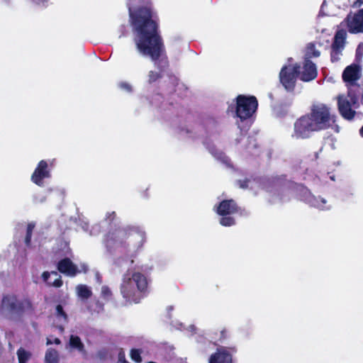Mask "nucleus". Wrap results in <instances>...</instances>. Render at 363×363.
Masks as SVG:
<instances>
[{"label":"nucleus","instance_id":"1","mask_svg":"<svg viewBox=\"0 0 363 363\" xmlns=\"http://www.w3.org/2000/svg\"><path fill=\"white\" fill-rule=\"evenodd\" d=\"M128 0L130 17L135 30V43L137 50L143 56L150 57L158 71L150 70L147 83L152 84L160 79L168 67V60L164 54L163 44L157 34V24L150 8L145 7L134 12Z\"/></svg>","mask_w":363,"mask_h":363},{"label":"nucleus","instance_id":"2","mask_svg":"<svg viewBox=\"0 0 363 363\" xmlns=\"http://www.w3.org/2000/svg\"><path fill=\"white\" fill-rule=\"evenodd\" d=\"M335 121V116L328 106L321 103L313 104L310 113L294 123L291 136L295 139L307 138L313 132L328 128Z\"/></svg>","mask_w":363,"mask_h":363},{"label":"nucleus","instance_id":"3","mask_svg":"<svg viewBox=\"0 0 363 363\" xmlns=\"http://www.w3.org/2000/svg\"><path fill=\"white\" fill-rule=\"evenodd\" d=\"M146 241L144 230L138 227L118 229L109 233L106 239L108 249L121 248L128 254L133 255L140 251Z\"/></svg>","mask_w":363,"mask_h":363},{"label":"nucleus","instance_id":"4","mask_svg":"<svg viewBox=\"0 0 363 363\" xmlns=\"http://www.w3.org/2000/svg\"><path fill=\"white\" fill-rule=\"evenodd\" d=\"M147 288L146 277L138 272L128 271L123 275L121 285L123 297L133 303H138L143 298V294Z\"/></svg>","mask_w":363,"mask_h":363},{"label":"nucleus","instance_id":"5","mask_svg":"<svg viewBox=\"0 0 363 363\" xmlns=\"http://www.w3.org/2000/svg\"><path fill=\"white\" fill-rule=\"evenodd\" d=\"M31 309V303L28 299L19 300L14 295L3 297L0 307V313L7 318H12Z\"/></svg>","mask_w":363,"mask_h":363},{"label":"nucleus","instance_id":"6","mask_svg":"<svg viewBox=\"0 0 363 363\" xmlns=\"http://www.w3.org/2000/svg\"><path fill=\"white\" fill-rule=\"evenodd\" d=\"M360 95L362 96V94H359L350 88L347 96H339L338 108L343 118L347 120L353 118L355 114L354 109L359 106L358 101Z\"/></svg>","mask_w":363,"mask_h":363},{"label":"nucleus","instance_id":"7","mask_svg":"<svg viewBox=\"0 0 363 363\" xmlns=\"http://www.w3.org/2000/svg\"><path fill=\"white\" fill-rule=\"evenodd\" d=\"M258 102L255 96L239 95L236 98L235 113L241 121L250 118L256 111Z\"/></svg>","mask_w":363,"mask_h":363},{"label":"nucleus","instance_id":"8","mask_svg":"<svg viewBox=\"0 0 363 363\" xmlns=\"http://www.w3.org/2000/svg\"><path fill=\"white\" fill-rule=\"evenodd\" d=\"M300 67L297 63H294L292 60H289L287 65H285L281 69L279 72V80L282 86L288 91L294 90Z\"/></svg>","mask_w":363,"mask_h":363},{"label":"nucleus","instance_id":"9","mask_svg":"<svg viewBox=\"0 0 363 363\" xmlns=\"http://www.w3.org/2000/svg\"><path fill=\"white\" fill-rule=\"evenodd\" d=\"M360 77L361 68L355 64L347 66L342 72V79L346 83L348 89L351 88L354 91L362 94V102L363 103V88L357 84V82Z\"/></svg>","mask_w":363,"mask_h":363},{"label":"nucleus","instance_id":"10","mask_svg":"<svg viewBox=\"0 0 363 363\" xmlns=\"http://www.w3.org/2000/svg\"><path fill=\"white\" fill-rule=\"evenodd\" d=\"M237 206L233 200H224L216 207V212L222 218L220 223L223 226H231L235 224V220L231 216L237 211Z\"/></svg>","mask_w":363,"mask_h":363},{"label":"nucleus","instance_id":"11","mask_svg":"<svg viewBox=\"0 0 363 363\" xmlns=\"http://www.w3.org/2000/svg\"><path fill=\"white\" fill-rule=\"evenodd\" d=\"M347 28L351 33H363V9L350 13L345 20Z\"/></svg>","mask_w":363,"mask_h":363},{"label":"nucleus","instance_id":"12","mask_svg":"<svg viewBox=\"0 0 363 363\" xmlns=\"http://www.w3.org/2000/svg\"><path fill=\"white\" fill-rule=\"evenodd\" d=\"M50 177V171L48 169V163L45 160H41L38 164L35 169L31 175V181L35 184L42 186L43 179Z\"/></svg>","mask_w":363,"mask_h":363},{"label":"nucleus","instance_id":"13","mask_svg":"<svg viewBox=\"0 0 363 363\" xmlns=\"http://www.w3.org/2000/svg\"><path fill=\"white\" fill-rule=\"evenodd\" d=\"M302 192L303 199L311 206L320 210H328L330 208V206H327V201L325 199L315 197L306 188L302 189Z\"/></svg>","mask_w":363,"mask_h":363},{"label":"nucleus","instance_id":"14","mask_svg":"<svg viewBox=\"0 0 363 363\" xmlns=\"http://www.w3.org/2000/svg\"><path fill=\"white\" fill-rule=\"evenodd\" d=\"M317 76V68L314 63L306 60L303 67V71L300 73V79L303 82H309Z\"/></svg>","mask_w":363,"mask_h":363},{"label":"nucleus","instance_id":"15","mask_svg":"<svg viewBox=\"0 0 363 363\" xmlns=\"http://www.w3.org/2000/svg\"><path fill=\"white\" fill-rule=\"evenodd\" d=\"M57 268L61 273L70 277H74L81 272L68 258L62 259L58 263Z\"/></svg>","mask_w":363,"mask_h":363},{"label":"nucleus","instance_id":"16","mask_svg":"<svg viewBox=\"0 0 363 363\" xmlns=\"http://www.w3.org/2000/svg\"><path fill=\"white\" fill-rule=\"evenodd\" d=\"M208 363H232V356L225 349L220 348L211 356Z\"/></svg>","mask_w":363,"mask_h":363},{"label":"nucleus","instance_id":"17","mask_svg":"<svg viewBox=\"0 0 363 363\" xmlns=\"http://www.w3.org/2000/svg\"><path fill=\"white\" fill-rule=\"evenodd\" d=\"M43 281L49 286L60 287L62 285L60 276L56 272H45L42 274Z\"/></svg>","mask_w":363,"mask_h":363},{"label":"nucleus","instance_id":"18","mask_svg":"<svg viewBox=\"0 0 363 363\" xmlns=\"http://www.w3.org/2000/svg\"><path fill=\"white\" fill-rule=\"evenodd\" d=\"M346 37L347 33L344 29L338 30L335 35L332 48L343 50L345 45Z\"/></svg>","mask_w":363,"mask_h":363},{"label":"nucleus","instance_id":"19","mask_svg":"<svg viewBox=\"0 0 363 363\" xmlns=\"http://www.w3.org/2000/svg\"><path fill=\"white\" fill-rule=\"evenodd\" d=\"M76 291L78 297L82 300L88 299L92 295L91 289L84 284L77 286Z\"/></svg>","mask_w":363,"mask_h":363},{"label":"nucleus","instance_id":"20","mask_svg":"<svg viewBox=\"0 0 363 363\" xmlns=\"http://www.w3.org/2000/svg\"><path fill=\"white\" fill-rule=\"evenodd\" d=\"M60 356L58 352L52 348L47 350L45 355V363H59Z\"/></svg>","mask_w":363,"mask_h":363},{"label":"nucleus","instance_id":"21","mask_svg":"<svg viewBox=\"0 0 363 363\" xmlns=\"http://www.w3.org/2000/svg\"><path fill=\"white\" fill-rule=\"evenodd\" d=\"M69 346L71 348L74 349L79 352H84V344L82 343L81 339L78 336L73 335H72L70 336L69 341Z\"/></svg>","mask_w":363,"mask_h":363},{"label":"nucleus","instance_id":"22","mask_svg":"<svg viewBox=\"0 0 363 363\" xmlns=\"http://www.w3.org/2000/svg\"><path fill=\"white\" fill-rule=\"evenodd\" d=\"M31 352L21 347L17 351L18 363H27L31 357Z\"/></svg>","mask_w":363,"mask_h":363},{"label":"nucleus","instance_id":"23","mask_svg":"<svg viewBox=\"0 0 363 363\" xmlns=\"http://www.w3.org/2000/svg\"><path fill=\"white\" fill-rule=\"evenodd\" d=\"M56 318L59 323H65L67 322V315L64 312L62 306L58 305L56 307Z\"/></svg>","mask_w":363,"mask_h":363},{"label":"nucleus","instance_id":"24","mask_svg":"<svg viewBox=\"0 0 363 363\" xmlns=\"http://www.w3.org/2000/svg\"><path fill=\"white\" fill-rule=\"evenodd\" d=\"M319 55H320V52L315 49L314 45L308 44L307 45L306 50V58H309V57H318Z\"/></svg>","mask_w":363,"mask_h":363},{"label":"nucleus","instance_id":"25","mask_svg":"<svg viewBox=\"0 0 363 363\" xmlns=\"http://www.w3.org/2000/svg\"><path fill=\"white\" fill-rule=\"evenodd\" d=\"M211 153L218 160H220L222 162L228 164L229 160L228 158L220 151L218 150H210Z\"/></svg>","mask_w":363,"mask_h":363},{"label":"nucleus","instance_id":"26","mask_svg":"<svg viewBox=\"0 0 363 363\" xmlns=\"http://www.w3.org/2000/svg\"><path fill=\"white\" fill-rule=\"evenodd\" d=\"M34 228H35V224L33 223H30L27 225L26 236L25 238V242L27 245H29L30 243L31 235H32V233L33 231Z\"/></svg>","mask_w":363,"mask_h":363},{"label":"nucleus","instance_id":"27","mask_svg":"<svg viewBox=\"0 0 363 363\" xmlns=\"http://www.w3.org/2000/svg\"><path fill=\"white\" fill-rule=\"evenodd\" d=\"M101 295L103 298H104L105 300L108 301V300H110L111 298L112 293H111V289L108 286H103L101 287Z\"/></svg>","mask_w":363,"mask_h":363},{"label":"nucleus","instance_id":"28","mask_svg":"<svg viewBox=\"0 0 363 363\" xmlns=\"http://www.w3.org/2000/svg\"><path fill=\"white\" fill-rule=\"evenodd\" d=\"M130 357H131L132 360L135 361V362L140 363L142 362L140 352L139 350H136V349L131 350Z\"/></svg>","mask_w":363,"mask_h":363},{"label":"nucleus","instance_id":"29","mask_svg":"<svg viewBox=\"0 0 363 363\" xmlns=\"http://www.w3.org/2000/svg\"><path fill=\"white\" fill-rule=\"evenodd\" d=\"M342 49H335L332 48L331 51V60L333 62L338 61L340 59V56L342 55Z\"/></svg>","mask_w":363,"mask_h":363},{"label":"nucleus","instance_id":"30","mask_svg":"<svg viewBox=\"0 0 363 363\" xmlns=\"http://www.w3.org/2000/svg\"><path fill=\"white\" fill-rule=\"evenodd\" d=\"M118 86L121 89L126 91V92H131L133 91V86L130 84L126 82H121L118 84Z\"/></svg>","mask_w":363,"mask_h":363},{"label":"nucleus","instance_id":"31","mask_svg":"<svg viewBox=\"0 0 363 363\" xmlns=\"http://www.w3.org/2000/svg\"><path fill=\"white\" fill-rule=\"evenodd\" d=\"M60 340L59 338H57V337H55L53 339L52 338H48L47 339V345H52L53 343L56 344V345H59L60 344Z\"/></svg>","mask_w":363,"mask_h":363},{"label":"nucleus","instance_id":"32","mask_svg":"<svg viewBox=\"0 0 363 363\" xmlns=\"http://www.w3.org/2000/svg\"><path fill=\"white\" fill-rule=\"evenodd\" d=\"M99 233V226L98 225L92 226L89 231L90 235H95Z\"/></svg>","mask_w":363,"mask_h":363},{"label":"nucleus","instance_id":"33","mask_svg":"<svg viewBox=\"0 0 363 363\" xmlns=\"http://www.w3.org/2000/svg\"><path fill=\"white\" fill-rule=\"evenodd\" d=\"M239 183H240V187L245 189V188L248 187V184L250 183V182L249 181H243V182L240 181Z\"/></svg>","mask_w":363,"mask_h":363},{"label":"nucleus","instance_id":"34","mask_svg":"<svg viewBox=\"0 0 363 363\" xmlns=\"http://www.w3.org/2000/svg\"><path fill=\"white\" fill-rule=\"evenodd\" d=\"M81 225H82V229L84 231H88L89 230V223H88L83 221Z\"/></svg>","mask_w":363,"mask_h":363},{"label":"nucleus","instance_id":"35","mask_svg":"<svg viewBox=\"0 0 363 363\" xmlns=\"http://www.w3.org/2000/svg\"><path fill=\"white\" fill-rule=\"evenodd\" d=\"M115 216V213L114 212H111V213H108L106 214V219L109 220H111L113 219Z\"/></svg>","mask_w":363,"mask_h":363},{"label":"nucleus","instance_id":"36","mask_svg":"<svg viewBox=\"0 0 363 363\" xmlns=\"http://www.w3.org/2000/svg\"><path fill=\"white\" fill-rule=\"evenodd\" d=\"M187 330L191 333V334H194L196 333V328L194 325H189V328H187Z\"/></svg>","mask_w":363,"mask_h":363},{"label":"nucleus","instance_id":"37","mask_svg":"<svg viewBox=\"0 0 363 363\" xmlns=\"http://www.w3.org/2000/svg\"><path fill=\"white\" fill-rule=\"evenodd\" d=\"M359 133H360L361 136L363 137V126L359 130Z\"/></svg>","mask_w":363,"mask_h":363},{"label":"nucleus","instance_id":"38","mask_svg":"<svg viewBox=\"0 0 363 363\" xmlns=\"http://www.w3.org/2000/svg\"><path fill=\"white\" fill-rule=\"evenodd\" d=\"M82 267H83V271L86 272V268H87L86 266L84 264L82 266Z\"/></svg>","mask_w":363,"mask_h":363},{"label":"nucleus","instance_id":"39","mask_svg":"<svg viewBox=\"0 0 363 363\" xmlns=\"http://www.w3.org/2000/svg\"><path fill=\"white\" fill-rule=\"evenodd\" d=\"M358 1L362 4H363V0H358Z\"/></svg>","mask_w":363,"mask_h":363},{"label":"nucleus","instance_id":"40","mask_svg":"<svg viewBox=\"0 0 363 363\" xmlns=\"http://www.w3.org/2000/svg\"><path fill=\"white\" fill-rule=\"evenodd\" d=\"M40 202H43L44 201V199H40L38 200Z\"/></svg>","mask_w":363,"mask_h":363},{"label":"nucleus","instance_id":"41","mask_svg":"<svg viewBox=\"0 0 363 363\" xmlns=\"http://www.w3.org/2000/svg\"><path fill=\"white\" fill-rule=\"evenodd\" d=\"M331 179H332V180H334V179H334V177H331Z\"/></svg>","mask_w":363,"mask_h":363},{"label":"nucleus","instance_id":"42","mask_svg":"<svg viewBox=\"0 0 363 363\" xmlns=\"http://www.w3.org/2000/svg\"><path fill=\"white\" fill-rule=\"evenodd\" d=\"M180 326H181V327H182V326H183V325H182V324H180ZM179 329H181V330H182V328H180Z\"/></svg>","mask_w":363,"mask_h":363},{"label":"nucleus","instance_id":"43","mask_svg":"<svg viewBox=\"0 0 363 363\" xmlns=\"http://www.w3.org/2000/svg\"><path fill=\"white\" fill-rule=\"evenodd\" d=\"M148 363H156V362H148Z\"/></svg>","mask_w":363,"mask_h":363}]
</instances>
